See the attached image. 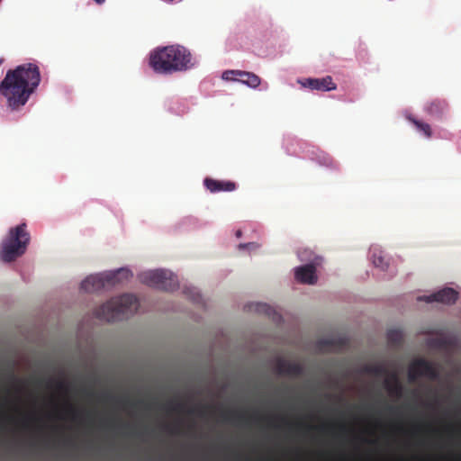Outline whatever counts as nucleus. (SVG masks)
<instances>
[{
    "label": "nucleus",
    "instance_id": "obj_26",
    "mask_svg": "<svg viewBox=\"0 0 461 461\" xmlns=\"http://www.w3.org/2000/svg\"><path fill=\"white\" fill-rule=\"evenodd\" d=\"M55 384H56V387L59 390H60V391L67 390V384H65V382H63V381H57Z\"/></svg>",
    "mask_w": 461,
    "mask_h": 461
},
{
    "label": "nucleus",
    "instance_id": "obj_7",
    "mask_svg": "<svg viewBox=\"0 0 461 461\" xmlns=\"http://www.w3.org/2000/svg\"><path fill=\"white\" fill-rule=\"evenodd\" d=\"M222 78L240 82L251 88H257L261 84L258 75L243 70H227L223 72Z\"/></svg>",
    "mask_w": 461,
    "mask_h": 461
},
{
    "label": "nucleus",
    "instance_id": "obj_12",
    "mask_svg": "<svg viewBox=\"0 0 461 461\" xmlns=\"http://www.w3.org/2000/svg\"><path fill=\"white\" fill-rule=\"evenodd\" d=\"M295 279L302 284L313 285L317 282L316 267L313 264H307L295 268Z\"/></svg>",
    "mask_w": 461,
    "mask_h": 461
},
{
    "label": "nucleus",
    "instance_id": "obj_10",
    "mask_svg": "<svg viewBox=\"0 0 461 461\" xmlns=\"http://www.w3.org/2000/svg\"><path fill=\"white\" fill-rule=\"evenodd\" d=\"M109 286L104 274L91 275L81 283V288L87 293H94Z\"/></svg>",
    "mask_w": 461,
    "mask_h": 461
},
{
    "label": "nucleus",
    "instance_id": "obj_1",
    "mask_svg": "<svg viewBox=\"0 0 461 461\" xmlns=\"http://www.w3.org/2000/svg\"><path fill=\"white\" fill-rule=\"evenodd\" d=\"M41 72L36 64L25 63L9 69L0 82V95L12 110L24 106L41 83Z\"/></svg>",
    "mask_w": 461,
    "mask_h": 461
},
{
    "label": "nucleus",
    "instance_id": "obj_6",
    "mask_svg": "<svg viewBox=\"0 0 461 461\" xmlns=\"http://www.w3.org/2000/svg\"><path fill=\"white\" fill-rule=\"evenodd\" d=\"M439 373L437 366L424 358H418L412 361L409 366L408 378L414 382L419 376H426L431 380L438 378Z\"/></svg>",
    "mask_w": 461,
    "mask_h": 461
},
{
    "label": "nucleus",
    "instance_id": "obj_27",
    "mask_svg": "<svg viewBox=\"0 0 461 461\" xmlns=\"http://www.w3.org/2000/svg\"><path fill=\"white\" fill-rule=\"evenodd\" d=\"M68 411L72 414V419L76 420L78 415L77 410H76L73 406L70 405Z\"/></svg>",
    "mask_w": 461,
    "mask_h": 461
},
{
    "label": "nucleus",
    "instance_id": "obj_24",
    "mask_svg": "<svg viewBox=\"0 0 461 461\" xmlns=\"http://www.w3.org/2000/svg\"><path fill=\"white\" fill-rule=\"evenodd\" d=\"M320 163L321 165L327 166V167H332L333 166V159L327 154L321 152L319 155Z\"/></svg>",
    "mask_w": 461,
    "mask_h": 461
},
{
    "label": "nucleus",
    "instance_id": "obj_22",
    "mask_svg": "<svg viewBox=\"0 0 461 461\" xmlns=\"http://www.w3.org/2000/svg\"><path fill=\"white\" fill-rule=\"evenodd\" d=\"M222 417L225 420H238L241 421L245 419V415L243 413L236 411H223Z\"/></svg>",
    "mask_w": 461,
    "mask_h": 461
},
{
    "label": "nucleus",
    "instance_id": "obj_25",
    "mask_svg": "<svg viewBox=\"0 0 461 461\" xmlns=\"http://www.w3.org/2000/svg\"><path fill=\"white\" fill-rule=\"evenodd\" d=\"M239 247H240V249H243V248L258 249L259 246L258 243L249 242V243H246V244H240Z\"/></svg>",
    "mask_w": 461,
    "mask_h": 461
},
{
    "label": "nucleus",
    "instance_id": "obj_19",
    "mask_svg": "<svg viewBox=\"0 0 461 461\" xmlns=\"http://www.w3.org/2000/svg\"><path fill=\"white\" fill-rule=\"evenodd\" d=\"M387 340L390 345L398 347L402 345L403 341V335L400 330H390L387 332Z\"/></svg>",
    "mask_w": 461,
    "mask_h": 461
},
{
    "label": "nucleus",
    "instance_id": "obj_15",
    "mask_svg": "<svg viewBox=\"0 0 461 461\" xmlns=\"http://www.w3.org/2000/svg\"><path fill=\"white\" fill-rule=\"evenodd\" d=\"M384 386L390 394L396 397H401L402 395L403 386L400 382L396 372H392L390 376L384 380Z\"/></svg>",
    "mask_w": 461,
    "mask_h": 461
},
{
    "label": "nucleus",
    "instance_id": "obj_31",
    "mask_svg": "<svg viewBox=\"0 0 461 461\" xmlns=\"http://www.w3.org/2000/svg\"><path fill=\"white\" fill-rule=\"evenodd\" d=\"M236 235L240 238L241 236V230H237Z\"/></svg>",
    "mask_w": 461,
    "mask_h": 461
},
{
    "label": "nucleus",
    "instance_id": "obj_30",
    "mask_svg": "<svg viewBox=\"0 0 461 461\" xmlns=\"http://www.w3.org/2000/svg\"><path fill=\"white\" fill-rule=\"evenodd\" d=\"M97 4H103L105 0H94Z\"/></svg>",
    "mask_w": 461,
    "mask_h": 461
},
{
    "label": "nucleus",
    "instance_id": "obj_20",
    "mask_svg": "<svg viewBox=\"0 0 461 461\" xmlns=\"http://www.w3.org/2000/svg\"><path fill=\"white\" fill-rule=\"evenodd\" d=\"M372 260H373V264L375 267H379L384 271L388 268V266H389L388 260L386 259V258L384 256L382 255L381 252H379V253L374 252L372 255Z\"/></svg>",
    "mask_w": 461,
    "mask_h": 461
},
{
    "label": "nucleus",
    "instance_id": "obj_4",
    "mask_svg": "<svg viewBox=\"0 0 461 461\" xmlns=\"http://www.w3.org/2000/svg\"><path fill=\"white\" fill-rule=\"evenodd\" d=\"M25 223H21L9 230L8 235L2 242L0 257L5 262L14 261L23 255L30 242V233Z\"/></svg>",
    "mask_w": 461,
    "mask_h": 461
},
{
    "label": "nucleus",
    "instance_id": "obj_9",
    "mask_svg": "<svg viewBox=\"0 0 461 461\" xmlns=\"http://www.w3.org/2000/svg\"><path fill=\"white\" fill-rule=\"evenodd\" d=\"M275 370L278 375L301 376L303 373V368L299 363L290 362L284 358H277L276 361Z\"/></svg>",
    "mask_w": 461,
    "mask_h": 461
},
{
    "label": "nucleus",
    "instance_id": "obj_29",
    "mask_svg": "<svg viewBox=\"0 0 461 461\" xmlns=\"http://www.w3.org/2000/svg\"><path fill=\"white\" fill-rule=\"evenodd\" d=\"M208 408V406H203V408L200 409L199 411V414L200 415H203L204 414V411Z\"/></svg>",
    "mask_w": 461,
    "mask_h": 461
},
{
    "label": "nucleus",
    "instance_id": "obj_13",
    "mask_svg": "<svg viewBox=\"0 0 461 461\" xmlns=\"http://www.w3.org/2000/svg\"><path fill=\"white\" fill-rule=\"evenodd\" d=\"M424 111L429 116L441 120L448 112V104L443 99H433L426 104Z\"/></svg>",
    "mask_w": 461,
    "mask_h": 461
},
{
    "label": "nucleus",
    "instance_id": "obj_3",
    "mask_svg": "<svg viewBox=\"0 0 461 461\" xmlns=\"http://www.w3.org/2000/svg\"><path fill=\"white\" fill-rule=\"evenodd\" d=\"M138 307L137 298L132 294H126L107 301L95 310V314L100 320L114 321L134 313Z\"/></svg>",
    "mask_w": 461,
    "mask_h": 461
},
{
    "label": "nucleus",
    "instance_id": "obj_17",
    "mask_svg": "<svg viewBox=\"0 0 461 461\" xmlns=\"http://www.w3.org/2000/svg\"><path fill=\"white\" fill-rule=\"evenodd\" d=\"M363 372L367 375H375V376H390L392 372H389L387 367L383 364H374V365H366L363 367Z\"/></svg>",
    "mask_w": 461,
    "mask_h": 461
},
{
    "label": "nucleus",
    "instance_id": "obj_28",
    "mask_svg": "<svg viewBox=\"0 0 461 461\" xmlns=\"http://www.w3.org/2000/svg\"><path fill=\"white\" fill-rule=\"evenodd\" d=\"M182 408H183V404H181V403H177V404H175L174 406H172L173 411H180Z\"/></svg>",
    "mask_w": 461,
    "mask_h": 461
},
{
    "label": "nucleus",
    "instance_id": "obj_8",
    "mask_svg": "<svg viewBox=\"0 0 461 461\" xmlns=\"http://www.w3.org/2000/svg\"><path fill=\"white\" fill-rule=\"evenodd\" d=\"M303 87L309 88L311 90L318 91H331L337 88V85L333 82L330 76H326L322 78H305L298 80Z\"/></svg>",
    "mask_w": 461,
    "mask_h": 461
},
{
    "label": "nucleus",
    "instance_id": "obj_23",
    "mask_svg": "<svg viewBox=\"0 0 461 461\" xmlns=\"http://www.w3.org/2000/svg\"><path fill=\"white\" fill-rule=\"evenodd\" d=\"M184 294L194 302H198L200 299V294L195 288H185Z\"/></svg>",
    "mask_w": 461,
    "mask_h": 461
},
{
    "label": "nucleus",
    "instance_id": "obj_35",
    "mask_svg": "<svg viewBox=\"0 0 461 461\" xmlns=\"http://www.w3.org/2000/svg\"><path fill=\"white\" fill-rule=\"evenodd\" d=\"M3 61H4V59H0V65L3 63Z\"/></svg>",
    "mask_w": 461,
    "mask_h": 461
},
{
    "label": "nucleus",
    "instance_id": "obj_32",
    "mask_svg": "<svg viewBox=\"0 0 461 461\" xmlns=\"http://www.w3.org/2000/svg\"><path fill=\"white\" fill-rule=\"evenodd\" d=\"M388 410H389L390 411H393L395 410V408H394V407H393V406H389V407H388Z\"/></svg>",
    "mask_w": 461,
    "mask_h": 461
},
{
    "label": "nucleus",
    "instance_id": "obj_33",
    "mask_svg": "<svg viewBox=\"0 0 461 461\" xmlns=\"http://www.w3.org/2000/svg\"><path fill=\"white\" fill-rule=\"evenodd\" d=\"M189 412H190V413H194V409H191V410L189 411Z\"/></svg>",
    "mask_w": 461,
    "mask_h": 461
},
{
    "label": "nucleus",
    "instance_id": "obj_21",
    "mask_svg": "<svg viewBox=\"0 0 461 461\" xmlns=\"http://www.w3.org/2000/svg\"><path fill=\"white\" fill-rule=\"evenodd\" d=\"M339 343L334 339H321L318 342V347L321 350H331L335 346H337Z\"/></svg>",
    "mask_w": 461,
    "mask_h": 461
},
{
    "label": "nucleus",
    "instance_id": "obj_14",
    "mask_svg": "<svg viewBox=\"0 0 461 461\" xmlns=\"http://www.w3.org/2000/svg\"><path fill=\"white\" fill-rule=\"evenodd\" d=\"M203 185L211 193L232 192L236 189V184L232 181L216 180L210 177L203 180Z\"/></svg>",
    "mask_w": 461,
    "mask_h": 461
},
{
    "label": "nucleus",
    "instance_id": "obj_2",
    "mask_svg": "<svg viewBox=\"0 0 461 461\" xmlns=\"http://www.w3.org/2000/svg\"><path fill=\"white\" fill-rule=\"evenodd\" d=\"M150 68L159 74L186 71L194 65L191 52L180 45L157 48L149 54Z\"/></svg>",
    "mask_w": 461,
    "mask_h": 461
},
{
    "label": "nucleus",
    "instance_id": "obj_18",
    "mask_svg": "<svg viewBox=\"0 0 461 461\" xmlns=\"http://www.w3.org/2000/svg\"><path fill=\"white\" fill-rule=\"evenodd\" d=\"M407 119L419 131L422 132L426 138H430L432 136V131L429 123L417 120L412 115H408Z\"/></svg>",
    "mask_w": 461,
    "mask_h": 461
},
{
    "label": "nucleus",
    "instance_id": "obj_5",
    "mask_svg": "<svg viewBox=\"0 0 461 461\" xmlns=\"http://www.w3.org/2000/svg\"><path fill=\"white\" fill-rule=\"evenodd\" d=\"M140 283L163 291H174L178 288L176 276L170 271L158 269L142 272L139 275Z\"/></svg>",
    "mask_w": 461,
    "mask_h": 461
},
{
    "label": "nucleus",
    "instance_id": "obj_11",
    "mask_svg": "<svg viewBox=\"0 0 461 461\" xmlns=\"http://www.w3.org/2000/svg\"><path fill=\"white\" fill-rule=\"evenodd\" d=\"M458 293L453 288H444L435 294L424 297V301L428 303L438 302L446 304L455 303L457 300Z\"/></svg>",
    "mask_w": 461,
    "mask_h": 461
},
{
    "label": "nucleus",
    "instance_id": "obj_34",
    "mask_svg": "<svg viewBox=\"0 0 461 461\" xmlns=\"http://www.w3.org/2000/svg\"><path fill=\"white\" fill-rule=\"evenodd\" d=\"M52 380H50L49 383H48V385H50L52 384Z\"/></svg>",
    "mask_w": 461,
    "mask_h": 461
},
{
    "label": "nucleus",
    "instance_id": "obj_16",
    "mask_svg": "<svg viewBox=\"0 0 461 461\" xmlns=\"http://www.w3.org/2000/svg\"><path fill=\"white\" fill-rule=\"evenodd\" d=\"M108 285L113 286L123 281L129 280L132 276L131 272L127 268H120L113 272L105 273Z\"/></svg>",
    "mask_w": 461,
    "mask_h": 461
}]
</instances>
